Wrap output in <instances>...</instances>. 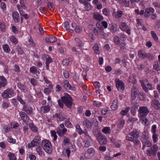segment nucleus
I'll list each match as a JSON object with an SVG mask.
<instances>
[{"mask_svg": "<svg viewBox=\"0 0 160 160\" xmlns=\"http://www.w3.org/2000/svg\"><path fill=\"white\" fill-rule=\"evenodd\" d=\"M70 144H71L70 138L66 136H64L62 145H64L66 146L67 145H69Z\"/></svg>", "mask_w": 160, "mask_h": 160, "instance_id": "dca6fc26", "label": "nucleus"}, {"mask_svg": "<svg viewBox=\"0 0 160 160\" xmlns=\"http://www.w3.org/2000/svg\"><path fill=\"white\" fill-rule=\"evenodd\" d=\"M140 82L141 83L143 89L144 90V91L147 92L148 91V88L145 85L144 82H143V81L141 80Z\"/></svg>", "mask_w": 160, "mask_h": 160, "instance_id": "c03bdc74", "label": "nucleus"}, {"mask_svg": "<svg viewBox=\"0 0 160 160\" xmlns=\"http://www.w3.org/2000/svg\"><path fill=\"white\" fill-rule=\"evenodd\" d=\"M158 150V147L156 144H154L152 147L150 149H148L147 150V154L149 156L156 155V153Z\"/></svg>", "mask_w": 160, "mask_h": 160, "instance_id": "423d86ee", "label": "nucleus"}, {"mask_svg": "<svg viewBox=\"0 0 160 160\" xmlns=\"http://www.w3.org/2000/svg\"><path fill=\"white\" fill-rule=\"evenodd\" d=\"M146 58H147L149 60H152L154 58V57L149 53L146 54Z\"/></svg>", "mask_w": 160, "mask_h": 160, "instance_id": "ea45409f", "label": "nucleus"}, {"mask_svg": "<svg viewBox=\"0 0 160 160\" xmlns=\"http://www.w3.org/2000/svg\"><path fill=\"white\" fill-rule=\"evenodd\" d=\"M63 85L64 88L67 89H69L72 90H75V88L74 87H72L69 82L68 80H66L63 82Z\"/></svg>", "mask_w": 160, "mask_h": 160, "instance_id": "f8f14e48", "label": "nucleus"}, {"mask_svg": "<svg viewBox=\"0 0 160 160\" xmlns=\"http://www.w3.org/2000/svg\"><path fill=\"white\" fill-rule=\"evenodd\" d=\"M102 132L106 134H110L111 133V130L110 128L109 127H105L102 130Z\"/></svg>", "mask_w": 160, "mask_h": 160, "instance_id": "72a5a7b5", "label": "nucleus"}, {"mask_svg": "<svg viewBox=\"0 0 160 160\" xmlns=\"http://www.w3.org/2000/svg\"><path fill=\"white\" fill-rule=\"evenodd\" d=\"M42 146L43 150L47 152L50 153L52 152V146L49 141L42 140Z\"/></svg>", "mask_w": 160, "mask_h": 160, "instance_id": "f03ea898", "label": "nucleus"}, {"mask_svg": "<svg viewBox=\"0 0 160 160\" xmlns=\"http://www.w3.org/2000/svg\"><path fill=\"white\" fill-rule=\"evenodd\" d=\"M3 48L4 51L6 52H8L10 51V49L9 46L7 44L4 45Z\"/></svg>", "mask_w": 160, "mask_h": 160, "instance_id": "37998d69", "label": "nucleus"}, {"mask_svg": "<svg viewBox=\"0 0 160 160\" xmlns=\"http://www.w3.org/2000/svg\"><path fill=\"white\" fill-rule=\"evenodd\" d=\"M53 118H56L58 121H62L64 120V118L62 116V113L60 112L56 113L55 115L53 116Z\"/></svg>", "mask_w": 160, "mask_h": 160, "instance_id": "ddd939ff", "label": "nucleus"}, {"mask_svg": "<svg viewBox=\"0 0 160 160\" xmlns=\"http://www.w3.org/2000/svg\"><path fill=\"white\" fill-rule=\"evenodd\" d=\"M151 34L154 40L156 42H157L158 41V38L156 33L153 31H151Z\"/></svg>", "mask_w": 160, "mask_h": 160, "instance_id": "e433bc0d", "label": "nucleus"}, {"mask_svg": "<svg viewBox=\"0 0 160 160\" xmlns=\"http://www.w3.org/2000/svg\"><path fill=\"white\" fill-rule=\"evenodd\" d=\"M36 141V142H38L40 143V138L39 136H37L35 137V138H33L32 140V142L34 141Z\"/></svg>", "mask_w": 160, "mask_h": 160, "instance_id": "6e6d98bb", "label": "nucleus"}, {"mask_svg": "<svg viewBox=\"0 0 160 160\" xmlns=\"http://www.w3.org/2000/svg\"><path fill=\"white\" fill-rule=\"evenodd\" d=\"M29 127L32 131L34 132H37L38 131V129L36 126L34 125L33 123H31L29 124Z\"/></svg>", "mask_w": 160, "mask_h": 160, "instance_id": "2f4dec72", "label": "nucleus"}, {"mask_svg": "<svg viewBox=\"0 0 160 160\" xmlns=\"http://www.w3.org/2000/svg\"><path fill=\"white\" fill-rule=\"evenodd\" d=\"M93 49L94 51L95 52L96 54H98L100 52V51L99 50V47L98 44H96L93 47Z\"/></svg>", "mask_w": 160, "mask_h": 160, "instance_id": "473e14b6", "label": "nucleus"}, {"mask_svg": "<svg viewBox=\"0 0 160 160\" xmlns=\"http://www.w3.org/2000/svg\"><path fill=\"white\" fill-rule=\"evenodd\" d=\"M11 40L12 42L14 43L15 44H16L18 43V42L16 38L13 36H12L11 38Z\"/></svg>", "mask_w": 160, "mask_h": 160, "instance_id": "bf43d9fd", "label": "nucleus"}, {"mask_svg": "<svg viewBox=\"0 0 160 160\" xmlns=\"http://www.w3.org/2000/svg\"><path fill=\"white\" fill-rule=\"evenodd\" d=\"M83 125L87 128H88L92 125V123L88 120H85L83 122Z\"/></svg>", "mask_w": 160, "mask_h": 160, "instance_id": "c85d7f7f", "label": "nucleus"}, {"mask_svg": "<svg viewBox=\"0 0 160 160\" xmlns=\"http://www.w3.org/2000/svg\"><path fill=\"white\" fill-rule=\"evenodd\" d=\"M32 108L31 107H28L25 110V112H26L27 113L29 114H30L32 112Z\"/></svg>", "mask_w": 160, "mask_h": 160, "instance_id": "13d9d810", "label": "nucleus"}, {"mask_svg": "<svg viewBox=\"0 0 160 160\" xmlns=\"http://www.w3.org/2000/svg\"><path fill=\"white\" fill-rule=\"evenodd\" d=\"M76 128L77 131L80 134H81L84 133L82 129L81 128L79 124H77L76 126Z\"/></svg>", "mask_w": 160, "mask_h": 160, "instance_id": "c9c22d12", "label": "nucleus"}, {"mask_svg": "<svg viewBox=\"0 0 160 160\" xmlns=\"http://www.w3.org/2000/svg\"><path fill=\"white\" fill-rule=\"evenodd\" d=\"M138 90L137 88L133 87L131 91V98L132 99L134 100L138 95Z\"/></svg>", "mask_w": 160, "mask_h": 160, "instance_id": "1a4fd4ad", "label": "nucleus"}, {"mask_svg": "<svg viewBox=\"0 0 160 160\" xmlns=\"http://www.w3.org/2000/svg\"><path fill=\"white\" fill-rule=\"evenodd\" d=\"M8 141L11 143H15L16 142V141L15 139H13L11 137H9L8 139Z\"/></svg>", "mask_w": 160, "mask_h": 160, "instance_id": "0e129e2a", "label": "nucleus"}, {"mask_svg": "<svg viewBox=\"0 0 160 160\" xmlns=\"http://www.w3.org/2000/svg\"><path fill=\"white\" fill-rule=\"evenodd\" d=\"M6 26L5 24L2 22H0V28L2 31H4L5 29Z\"/></svg>", "mask_w": 160, "mask_h": 160, "instance_id": "5fc2aeb1", "label": "nucleus"}, {"mask_svg": "<svg viewBox=\"0 0 160 160\" xmlns=\"http://www.w3.org/2000/svg\"><path fill=\"white\" fill-rule=\"evenodd\" d=\"M17 99L22 104H25V102L20 96H18L17 97Z\"/></svg>", "mask_w": 160, "mask_h": 160, "instance_id": "e2e57ef3", "label": "nucleus"}, {"mask_svg": "<svg viewBox=\"0 0 160 160\" xmlns=\"http://www.w3.org/2000/svg\"><path fill=\"white\" fill-rule=\"evenodd\" d=\"M82 31V28L79 26H77L75 29V31L76 32L79 33Z\"/></svg>", "mask_w": 160, "mask_h": 160, "instance_id": "49530a36", "label": "nucleus"}, {"mask_svg": "<svg viewBox=\"0 0 160 160\" xmlns=\"http://www.w3.org/2000/svg\"><path fill=\"white\" fill-rule=\"evenodd\" d=\"M30 71L31 72L34 73L37 76L40 74L39 71L37 70L36 68L34 66H32L30 68Z\"/></svg>", "mask_w": 160, "mask_h": 160, "instance_id": "aec40b11", "label": "nucleus"}, {"mask_svg": "<svg viewBox=\"0 0 160 160\" xmlns=\"http://www.w3.org/2000/svg\"><path fill=\"white\" fill-rule=\"evenodd\" d=\"M96 139L100 144L104 145L107 143L106 137L101 133H99L98 135L96 136Z\"/></svg>", "mask_w": 160, "mask_h": 160, "instance_id": "39448f33", "label": "nucleus"}, {"mask_svg": "<svg viewBox=\"0 0 160 160\" xmlns=\"http://www.w3.org/2000/svg\"><path fill=\"white\" fill-rule=\"evenodd\" d=\"M65 125L68 128H70L72 127V124L69 120H66L64 122Z\"/></svg>", "mask_w": 160, "mask_h": 160, "instance_id": "58836bf2", "label": "nucleus"}, {"mask_svg": "<svg viewBox=\"0 0 160 160\" xmlns=\"http://www.w3.org/2000/svg\"><path fill=\"white\" fill-rule=\"evenodd\" d=\"M67 131V129L64 128L62 130L58 129L57 131V133L60 136H63Z\"/></svg>", "mask_w": 160, "mask_h": 160, "instance_id": "2eb2a0df", "label": "nucleus"}, {"mask_svg": "<svg viewBox=\"0 0 160 160\" xmlns=\"http://www.w3.org/2000/svg\"><path fill=\"white\" fill-rule=\"evenodd\" d=\"M138 96V98L140 100H145L146 98V95L143 92H139Z\"/></svg>", "mask_w": 160, "mask_h": 160, "instance_id": "a878e982", "label": "nucleus"}, {"mask_svg": "<svg viewBox=\"0 0 160 160\" xmlns=\"http://www.w3.org/2000/svg\"><path fill=\"white\" fill-rule=\"evenodd\" d=\"M103 13L106 16H108L109 15V10L107 8H104L102 10Z\"/></svg>", "mask_w": 160, "mask_h": 160, "instance_id": "8fccbe9b", "label": "nucleus"}, {"mask_svg": "<svg viewBox=\"0 0 160 160\" xmlns=\"http://www.w3.org/2000/svg\"><path fill=\"white\" fill-rule=\"evenodd\" d=\"M139 112L141 117H145L149 112L148 108L145 106H141L139 108Z\"/></svg>", "mask_w": 160, "mask_h": 160, "instance_id": "0eeeda50", "label": "nucleus"}, {"mask_svg": "<svg viewBox=\"0 0 160 160\" xmlns=\"http://www.w3.org/2000/svg\"><path fill=\"white\" fill-rule=\"evenodd\" d=\"M157 127L156 125H153L152 127L151 131L153 133H156Z\"/></svg>", "mask_w": 160, "mask_h": 160, "instance_id": "338daca9", "label": "nucleus"}, {"mask_svg": "<svg viewBox=\"0 0 160 160\" xmlns=\"http://www.w3.org/2000/svg\"><path fill=\"white\" fill-rule=\"evenodd\" d=\"M40 143L36 142V141H34L32 142V140L31 141V143H29L28 144V146L29 148H30L32 147H35L39 145Z\"/></svg>", "mask_w": 160, "mask_h": 160, "instance_id": "7c9ffc66", "label": "nucleus"}, {"mask_svg": "<svg viewBox=\"0 0 160 160\" xmlns=\"http://www.w3.org/2000/svg\"><path fill=\"white\" fill-rule=\"evenodd\" d=\"M86 152L91 155L94 153V150L93 148H88Z\"/></svg>", "mask_w": 160, "mask_h": 160, "instance_id": "603ef678", "label": "nucleus"}, {"mask_svg": "<svg viewBox=\"0 0 160 160\" xmlns=\"http://www.w3.org/2000/svg\"><path fill=\"white\" fill-rule=\"evenodd\" d=\"M41 149L42 148L40 147H38L36 148V151L40 156H41L42 154Z\"/></svg>", "mask_w": 160, "mask_h": 160, "instance_id": "864d4df0", "label": "nucleus"}, {"mask_svg": "<svg viewBox=\"0 0 160 160\" xmlns=\"http://www.w3.org/2000/svg\"><path fill=\"white\" fill-rule=\"evenodd\" d=\"M70 149L71 148H68V147L65 150V151L63 152V154L65 156H67L68 158H69L70 153Z\"/></svg>", "mask_w": 160, "mask_h": 160, "instance_id": "c756f323", "label": "nucleus"}, {"mask_svg": "<svg viewBox=\"0 0 160 160\" xmlns=\"http://www.w3.org/2000/svg\"><path fill=\"white\" fill-rule=\"evenodd\" d=\"M143 146L142 147V149L143 150L146 146L147 147H150L151 146L152 143L151 142L148 140H145L143 142Z\"/></svg>", "mask_w": 160, "mask_h": 160, "instance_id": "b1692460", "label": "nucleus"}, {"mask_svg": "<svg viewBox=\"0 0 160 160\" xmlns=\"http://www.w3.org/2000/svg\"><path fill=\"white\" fill-rule=\"evenodd\" d=\"M63 74L64 77L66 78H68L69 77V74L68 72L67 71H64Z\"/></svg>", "mask_w": 160, "mask_h": 160, "instance_id": "680f3d73", "label": "nucleus"}, {"mask_svg": "<svg viewBox=\"0 0 160 160\" xmlns=\"http://www.w3.org/2000/svg\"><path fill=\"white\" fill-rule=\"evenodd\" d=\"M152 138L153 139V142L154 143L156 142L158 140V135L156 133H153L152 136Z\"/></svg>", "mask_w": 160, "mask_h": 160, "instance_id": "3c124183", "label": "nucleus"}, {"mask_svg": "<svg viewBox=\"0 0 160 160\" xmlns=\"http://www.w3.org/2000/svg\"><path fill=\"white\" fill-rule=\"evenodd\" d=\"M150 11L149 8H147L145 9V12H144V16L145 17H148L149 16Z\"/></svg>", "mask_w": 160, "mask_h": 160, "instance_id": "a18cd8bd", "label": "nucleus"}, {"mask_svg": "<svg viewBox=\"0 0 160 160\" xmlns=\"http://www.w3.org/2000/svg\"><path fill=\"white\" fill-rule=\"evenodd\" d=\"M31 82L33 85L35 86L37 83V80L34 78H32L31 79Z\"/></svg>", "mask_w": 160, "mask_h": 160, "instance_id": "69168bd1", "label": "nucleus"}, {"mask_svg": "<svg viewBox=\"0 0 160 160\" xmlns=\"http://www.w3.org/2000/svg\"><path fill=\"white\" fill-rule=\"evenodd\" d=\"M46 42L49 43H52L56 42L57 41V38L56 37L53 36L47 37L45 38Z\"/></svg>", "mask_w": 160, "mask_h": 160, "instance_id": "4468645a", "label": "nucleus"}, {"mask_svg": "<svg viewBox=\"0 0 160 160\" xmlns=\"http://www.w3.org/2000/svg\"><path fill=\"white\" fill-rule=\"evenodd\" d=\"M113 42L116 45L120 43V39L119 37L115 36L114 37Z\"/></svg>", "mask_w": 160, "mask_h": 160, "instance_id": "f704fd0d", "label": "nucleus"}, {"mask_svg": "<svg viewBox=\"0 0 160 160\" xmlns=\"http://www.w3.org/2000/svg\"><path fill=\"white\" fill-rule=\"evenodd\" d=\"M69 62V60L68 59H66L64 60L62 62V64L63 66H65L68 65Z\"/></svg>", "mask_w": 160, "mask_h": 160, "instance_id": "4d7b16f0", "label": "nucleus"}, {"mask_svg": "<svg viewBox=\"0 0 160 160\" xmlns=\"http://www.w3.org/2000/svg\"><path fill=\"white\" fill-rule=\"evenodd\" d=\"M152 106L156 109H160V103L156 99H154L152 102L151 104Z\"/></svg>", "mask_w": 160, "mask_h": 160, "instance_id": "9d476101", "label": "nucleus"}, {"mask_svg": "<svg viewBox=\"0 0 160 160\" xmlns=\"http://www.w3.org/2000/svg\"><path fill=\"white\" fill-rule=\"evenodd\" d=\"M93 18L99 21H101L103 19V17L98 13L94 14Z\"/></svg>", "mask_w": 160, "mask_h": 160, "instance_id": "393cba45", "label": "nucleus"}, {"mask_svg": "<svg viewBox=\"0 0 160 160\" xmlns=\"http://www.w3.org/2000/svg\"><path fill=\"white\" fill-rule=\"evenodd\" d=\"M12 16L15 22H18L19 21V15L18 12H14L12 14Z\"/></svg>", "mask_w": 160, "mask_h": 160, "instance_id": "a211bd4d", "label": "nucleus"}, {"mask_svg": "<svg viewBox=\"0 0 160 160\" xmlns=\"http://www.w3.org/2000/svg\"><path fill=\"white\" fill-rule=\"evenodd\" d=\"M8 156L9 157L10 160H16V158L14 155L11 153H9Z\"/></svg>", "mask_w": 160, "mask_h": 160, "instance_id": "a19ab883", "label": "nucleus"}, {"mask_svg": "<svg viewBox=\"0 0 160 160\" xmlns=\"http://www.w3.org/2000/svg\"><path fill=\"white\" fill-rule=\"evenodd\" d=\"M119 27L123 31L126 30L128 28V26L125 22H122Z\"/></svg>", "mask_w": 160, "mask_h": 160, "instance_id": "bb28decb", "label": "nucleus"}, {"mask_svg": "<svg viewBox=\"0 0 160 160\" xmlns=\"http://www.w3.org/2000/svg\"><path fill=\"white\" fill-rule=\"evenodd\" d=\"M146 54L145 53L143 52V51L142 50H139L138 52V57L142 59L146 58Z\"/></svg>", "mask_w": 160, "mask_h": 160, "instance_id": "6ab92c4d", "label": "nucleus"}, {"mask_svg": "<svg viewBox=\"0 0 160 160\" xmlns=\"http://www.w3.org/2000/svg\"><path fill=\"white\" fill-rule=\"evenodd\" d=\"M99 150L102 152H104L106 151V148L104 146H100L98 148Z\"/></svg>", "mask_w": 160, "mask_h": 160, "instance_id": "774afa93", "label": "nucleus"}, {"mask_svg": "<svg viewBox=\"0 0 160 160\" xmlns=\"http://www.w3.org/2000/svg\"><path fill=\"white\" fill-rule=\"evenodd\" d=\"M19 114L21 117V119L24 122H27L28 121L29 118L24 112H19Z\"/></svg>", "mask_w": 160, "mask_h": 160, "instance_id": "9b49d317", "label": "nucleus"}, {"mask_svg": "<svg viewBox=\"0 0 160 160\" xmlns=\"http://www.w3.org/2000/svg\"><path fill=\"white\" fill-rule=\"evenodd\" d=\"M125 121L123 118L120 119L118 121V127L119 128H122L124 126Z\"/></svg>", "mask_w": 160, "mask_h": 160, "instance_id": "cd10ccee", "label": "nucleus"}, {"mask_svg": "<svg viewBox=\"0 0 160 160\" xmlns=\"http://www.w3.org/2000/svg\"><path fill=\"white\" fill-rule=\"evenodd\" d=\"M75 40L77 42L78 46V47H80L82 46V42L79 38H75Z\"/></svg>", "mask_w": 160, "mask_h": 160, "instance_id": "09e8293b", "label": "nucleus"}, {"mask_svg": "<svg viewBox=\"0 0 160 160\" xmlns=\"http://www.w3.org/2000/svg\"><path fill=\"white\" fill-rule=\"evenodd\" d=\"M14 94V91L12 89L8 88L4 91L2 95L4 98L7 99L13 96Z\"/></svg>", "mask_w": 160, "mask_h": 160, "instance_id": "20e7f679", "label": "nucleus"}, {"mask_svg": "<svg viewBox=\"0 0 160 160\" xmlns=\"http://www.w3.org/2000/svg\"><path fill=\"white\" fill-rule=\"evenodd\" d=\"M116 79V86L118 90L120 91L122 90L123 91L124 89V85L123 82L121 80H117Z\"/></svg>", "mask_w": 160, "mask_h": 160, "instance_id": "6e6552de", "label": "nucleus"}, {"mask_svg": "<svg viewBox=\"0 0 160 160\" xmlns=\"http://www.w3.org/2000/svg\"><path fill=\"white\" fill-rule=\"evenodd\" d=\"M111 32L112 33L115 32L117 31V28L115 25L112 24L110 28Z\"/></svg>", "mask_w": 160, "mask_h": 160, "instance_id": "de8ad7c7", "label": "nucleus"}, {"mask_svg": "<svg viewBox=\"0 0 160 160\" xmlns=\"http://www.w3.org/2000/svg\"><path fill=\"white\" fill-rule=\"evenodd\" d=\"M142 123L144 124L146 126H148L149 123V121L148 119L144 118H143Z\"/></svg>", "mask_w": 160, "mask_h": 160, "instance_id": "052dcab7", "label": "nucleus"}, {"mask_svg": "<svg viewBox=\"0 0 160 160\" xmlns=\"http://www.w3.org/2000/svg\"><path fill=\"white\" fill-rule=\"evenodd\" d=\"M62 102L63 103L68 107L70 108L72 105V99L70 96L67 94L61 98Z\"/></svg>", "mask_w": 160, "mask_h": 160, "instance_id": "7ed1b4c3", "label": "nucleus"}, {"mask_svg": "<svg viewBox=\"0 0 160 160\" xmlns=\"http://www.w3.org/2000/svg\"><path fill=\"white\" fill-rule=\"evenodd\" d=\"M92 132L94 135H96L97 136L98 135L99 133H101L99 131L98 128L97 127H95L94 128Z\"/></svg>", "mask_w": 160, "mask_h": 160, "instance_id": "4c0bfd02", "label": "nucleus"}, {"mask_svg": "<svg viewBox=\"0 0 160 160\" xmlns=\"http://www.w3.org/2000/svg\"><path fill=\"white\" fill-rule=\"evenodd\" d=\"M50 109L49 107L46 106L41 107L40 110L42 113H46L49 111Z\"/></svg>", "mask_w": 160, "mask_h": 160, "instance_id": "f3484780", "label": "nucleus"}, {"mask_svg": "<svg viewBox=\"0 0 160 160\" xmlns=\"http://www.w3.org/2000/svg\"><path fill=\"white\" fill-rule=\"evenodd\" d=\"M130 109V107H128L124 110H123L121 112V114L122 115H125L129 111Z\"/></svg>", "mask_w": 160, "mask_h": 160, "instance_id": "79ce46f5", "label": "nucleus"}, {"mask_svg": "<svg viewBox=\"0 0 160 160\" xmlns=\"http://www.w3.org/2000/svg\"><path fill=\"white\" fill-rule=\"evenodd\" d=\"M63 26L66 28V30L68 31L69 32L72 33L73 32V30L70 28V25L68 22H65L64 23Z\"/></svg>", "mask_w": 160, "mask_h": 160, "instance_id": "4be33fe9", "label": "nucleus"}, {"mask_svg": "<svg viewBox=\"0 0 160 160\" xmlns=\"http://www.w3.org/2000/svg\"><path fill=\"white\" fill-rule=\"evenodd\" d=\"M139 136V134L138 131H133L128 134L126 137V139L128 140L133 142L135 145L137 146L140 142L139 140L138 139Z\"/></svg>", "mask_w": 160, "mask_h": 160, "instance_id": "f257e3e1", "label": "nucleus"}, {"mask_svg": "<svg viewBox=\"0 0 160 160\" xmlns=\"http://www.w3.org/2000/svg\"><path fill=\"white\" fill-rule=\"evenodd\" d=\"M17 86L20 89L22 92H27V89L23 84H22L21 83H18Z\"/></svg>", "mask_w": 160, "mask_h": 160, "instance_id": "5701e85b", "label": "nucleus"}, {"mask_svg": "<svg viewBox=\"0 0 160 160\" xmlns=\"http://www.w3.org/2000/svg\"><path fill=\"white\" fill-rule=\"evenodd\" d=\"M118 100L115 99L113 100L112 104L111 106V108L113 110H115L118 108Z\"/></svg>", "mask_w": 160, "mask_h": 160, "instance_id": "412c9836", "label": "nucleus"}]
</instances>
